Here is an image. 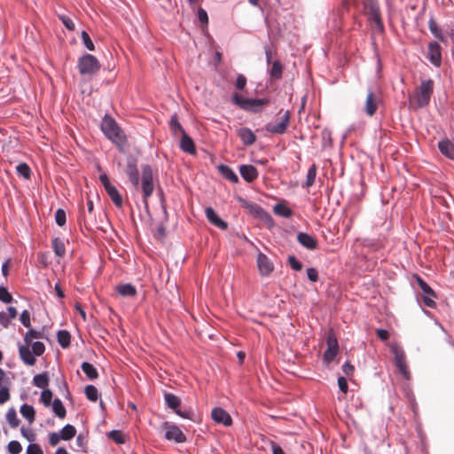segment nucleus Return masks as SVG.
<instances>
[{
    "instance_id": "f257e3e1",
    "label": "nucleus",
    "mask_w": 454,
    "mask_h": 454,
    "mask_svg": "<svg viewBox=\"0 0 454 454\" xmlns=\"http://www.w3.org/2000/svg\"><path fill=\"white\" fill-rule=\"evenodd\" d=\"M247 80L244 74H239L234 82V87L237 90L232 93L231 100L238 108L252 114L262 113L266 106L270 104V99L263 98H247L241 93L247 87Z\"/></svg>"
},
{
    "instance_id": "f03ea898",
    "label": "nucleus",
    "mask_w": 454,
    "mask_h": 454,
    "mask_svg": "<svg viewBox=\"0 0 454 454\" xmlns=\"http://www.w3.org/2000/svg\"><path fill=\"white\" fill-rule=\"evenodd\" d=\"M434 92V81L424 80L420 82L415 93L410 97V102L413 108L419 109L427 106Z\"/></svg>"
},
{
    "instance_id": "7ed1b4c3",
    "label": "nucleus",
    "mask_w": 454,
    "mask_h": 454,
    "mask_svg": "<svg viewBox=\"0 0 454 454\" xmlns=\"http://www.w3.org/2000/svg\"><path fill=\"white\" fill-rule=\"evenodd\" d=\"M101 129L106 137L119 147H123L126 137L117 122L110 116L106 115L101 122Z\"/></svg>"
},
{
    "instance_id": "20e7f679",
    "label": "nucleus",
    "mask_w": 454,
    "mask_h": 454,
    "mask_svg": "<svg viewBox=\"0 0 454 454\" xmlns=\"http://www.w3.org/2000/svg\"><path fill=\"white\" fill-rule=\"evenodd\" d=\"M364 11L368 15V20L373 24V28L377 31L383 30V23L380 17V7L376 0H363Z\"/></svg>"
},
{
    "instance_id": "39448f33",
    "label": "nucleus",
    "mask_w": 454,
    "mask_h": 454,
    "mask_svg": "<svg viewBox=\"0 0 454 454\" xmlns=\"http://www.w3.org/2000/svg\"><path fill=\"white\" fill-rule=\"evenodd\" d=\"M390 350L394 355L395 364L397 367L398 372L405 380H409L411 379V372L406 363V356L403 349L397 344H391Z\"/></svg>"
},
{
    "instance_id": "423d86ee",
    "label": "nucleus",
    "mask_w": 454,
    "mask_h": 454,
    "mask_svg": "<svg viewBox=\"0 0 454 454\" xmlns=\"http://www.w3.org/2000/svg\"><path fill=\"white\" fill-rule=\"evenodd\" d=\"M78 67L81 74H91L99 70L100 64L93 55L86 54L80 59Z\"/></svg>"
},
{
    "instance_id": "0eeeda50",
    "label": "nucleus",
    "mask_w": 454,
    "mask_h": 454,
    "mask_svg": "<svg viewBox=\"0 0 454 454\" xmlns=\"http://www.w3.org/2000/svg\"><path fill=\"white\" fill-rule=\"evenodd\" d=\"M142 190L145 200L150 197L154 190L153 169L149 165L142 168Z\"/></svg>"
},
{
    "instance_id": "6e6552de",
    "label": "nucleus",
    "mask_w": 454,
    "mask_h": 454,
    "mask_svg": "<svg viewBox=\"0 0 454 454\" xmlns=\"http://www.w3.org/2000/svg\"><path fill=\"white\" fill-rule=\"evenodd\" d=\"M162 427L165 430V438L168 441H174L177 443L184 442L186 437L181 429L169 422H164Z\"/></svg>"
},
{
    "instance_id": "1a4fd4ad",
    "label": "nucleus",
    "mask_w": 454,
    "mask_h": 454,
    "mask_svg": "<svg viewBox=\"0 0 454 454\" xmlns=\"http://www.w3.org/2000/svg\"><path fill=\"white\" fill-rule=\"evenodd\" d=\"M290 121V112L286 111L276 123H268L265 129L271 134L282 135L286 133Z\"/></svg>"
},
{
    "instance_id": "9d476101",
    "label": "nucleus",
    "mask_w": 454,
    "mask_h": 454,
    "mask_svg": "<svg viewBox=\"0 0 454 454\" xmlns=\"http://www.w3.org/2000/svg\"><path fill=\"white\" fill-rule=\"evenodd\" d=\"M327 348L324 353V360L329 364L334 360L339 351L338 340L333 333H330L326 338Z\"/></svg>"
},
{
    "instance_id": "9b49d317",
    "label": "nucleus",
    "mask_w": 454,
    "mask_h": 454,
    "mask_svg": "<svg viewBox=\"0 0 454 454\" xmlns=\"http://www.w3.org/2000/svg\"><path fill=\"white\" fill-rule=\"evenodd\" d=\"M164 400L167 406L173 410L176 414L184 419H190V411H183L179 409L181 405V400L179 397L171 393H166L164 395Z\"/></svg>"
},
{
    "instance_id": "f8f14e48",
    "label": "nucleus",
    "mask_w": 454,
    "mask_h": 454,
    "mask_svg": "<svg viewBox=\"0 0 454 454\" xmlns=\"http://www.w3.org/2000/svg\"><path fill=\"white\" fill-rule=\"evenodd\" d=\"M257 266L260 274L262 276L270 275L274 270L272 262L262 253L258 254Z\"/></svg>"
},
{
    "instance_id": "ddd939ff",
    "label": "nucleus",
    "mask_w": 454,
    "mask_h": 454,
    "mask_svg": "<svg viewBox=\"0 0 454 454\" xmlns=\"http://www.w3.org/2000/svg\"><path fill=\"white\" fill-rule=\"evenodd\" d=\"M441 46L436 42H431L428 44V57L430 62L435 66L439 67L442 63V52Z\"/></svg>"
},
{
    "instance_id": "4468645a",
    "label": "nucleus",
    "mask_w": 454,
    "mask_h": 454,
    "mask_svg": "<svg viewBox=\"0 0 454 454\" xmlns=\"http://www.w3.org/2000/svg\"><path fill=\"white\" fill-rule=\"evenodd\" d=\"M378 106H379L378 97L372 91L370 90L367 94L366 100H365V106H364L365 114L368 116H372L376 113V111L378 109Z\"/></svg>"
},
{
    "instance_id": "2eb2a0df",
    "label": "nucleus",
    "mask_w": 454,
    "mask_h": 454,
    "mask_svg": "<svg viewBox=\"0 0 454 454\" xmlns=\"http://www.w3.org/2000/svg\"><path fill=\"white\" fill-rule=\"evenodd\" d=\"M19 354L20 359L27 365H34L35 364V355L30 350V345L25 343L19 346Z\"/></svg>"
},
{
    "instance_id": "dca6fc26",
    "label": "nucleus",
    "mask_w": 454,
    "mask_h": 454,
    "mask_svg": "<svg viewBox=\"0 0 454 454\" xmlns=\"http://www.w3.org/2000/svg\"><path fill=\"white\" fill-rule=\"evenodd\" d=\"M297 241L305 248L309 250H315L317 247V239L306 233V232H299L297 234Z\"/></svg>"
},
{
    "instance_id": "f3484780",
    "label": "nucleus",
    "mask_w": 454,
    "mask_h": 454,
    "mask_svg": "<svg viewBox=\"0 0 454 454\" xmlns=\"http://www.w3.org/2000/svg\"><path fill=\"white\" fill-rule=\"evenodd\" d=\"M438 149L442 155L454 160V143L451 140L445 138L439 141Z\"/></svg>"
},
{
    "instance_id": "a211bd4d",
    "label": "nucleus",
    "mask_w": 454,
    "mask_h": 454,
    "mask_svg": "<svg viewBox=\"0 0 454 454\" xmlns=\"http://www.w3.org/2000/svg\"><path fill=\"white\" fill-rule=\"evenodd\" d=\"M239 173L244 180L248 183L253 182L258 177V171L253 165H241Z\"/></svg>"
},
{
    "instance_id": "6ab92c4d",
    "label": "nucleus",
    "mask_w": 454,
    "mask_h": 454,
    "mask_svg": "<svg viewBox=\"0 0 454 454\" xmlns=\"http://www.w3.org/2000/svg\"><path fill=\"white\" fill-rule=\"evenodd\" d=\"M284 67L279 60L273 61L268 69V74L271 81H278L282 78Z\"/></svg>"
},
{
    "instance_id": "aec40b11",
    "label": "nucleus",
    "mask_w": 454,
    "mask_h": 454,
    "mask_svg": "<svg viewBox=\"0 0 454 454\" xmlns=\"http://www.w3.org/2000/svg\"><path fill=\"white\" fill-rule=\"evenodd\" d=\"M205 213L207 219L216 227L223 230H224L227 227L226 223L217 215V214L212 207H207Z\"/></svg>"
},
{
    "instance_id": "412c9836",
    "label": "nucleus",
    "mask_w": 454,
    "mask_h": 454,
    "mask_svg": "<svg viewBox=\"0 0 454 454\" xmlns=\"http://www.w3.org/2000/svg\"><path fill=\"white\" fill-rule=\"evenodd\" d=\"M236 199L239 202L240 206L242 207L246 208L249 213L255 215H261L263 213V210L260 206H258L254 203L249 202L239 196L236 197Z\"/></svg>"
},
{
    "instance_id": "4be33fe9",
    "label": "nucleus",
    "mask_w": 454,
    "mask_h": 454,
    "mask_svg": "<svg viewBox=\"0 0 454 454\" xmlns=\"http://www.w3.org/2000/svg\"><path fill=\"white\" fill-rule=\"evenodd\" d=\"M180 147L185 153L191 154L195 153L193 141L185 132H183L182 134Z\"/></svg>"
},
{
    "instance_id": "5701e85b",
    "label": "nucleus",
    "mask_w": 454,
    "mask_h": 454,
    "mask_svg": "<svg viewBox=\"0 0 454 454\" xmlns=\"http://www.w3.org/2000/svg\"><path fill=\"white\" fill-rule=\"evenodd\" d=\"M238 134L242 142L246 145H252L255 141L254 134L247 128L239 129Z\"/></svg>"
},
{
    "instance_id": "b1692460",
    "label": "nucleus",
    "mask_w": 454,
    "mask_h": 454,
    "mask_svg": "<svg viewBox=\"0 0 454 454\" xmlns=\"http://www.w3.org/2000/svg\"><path fill=\"white\" fill-rule=\"evenodd\" d=\"M127 175L131 184L137 187L139 184V172L135 164L129 163L127 166Z\"/></svg>"
},
{
    "instance_id": "393cba45",
    "label": "nucleus",
    "mask_w": 454,
    "mask_h": 454,
    "mask_svg": "<svg viewBox=\"0 0 454 454\" xmlns=\"http://www.w3.org/2000/svg\"><path fill=\"white\" fill-rule=\"evenodd\" d=\"M211 417L215 422L227 426V413L222 408L216 407L213 409Z\"/></svg>"
},
{
    "instance_id": "a878e982",
    "label": "nucleus",
    "mask_w": 454,
    "mask_h": 454,
    "mask_svg": "<svg viewBox=\"0 0 454 454\" xmlns=\"http://www.w3.org/2000/svg\"><path fill=\"white\" fill-rule=\"evenodd\" d=\"M116 291L121 296L133 297L137 294L135 286L131 284H122L116 286Z\"/></svg>"
},
{
    "instance_id": "bb28decb",
    "label": "nucleus",
    "mask_w": 454,
    "mask_h": 454,
    "mask_svg": "<svg viewBox=\"0 0 454 454\" xmlns=\"http://www.w3.org/2000/svg\"><path fill=\"white\" fill-rule=\"evenodd\" d=\"M107 194L114 203V205L118 207H121L122 206V198L120 195L119 192L114 185H108L106 189Z\"/></svg>"
},
{
    "instance_id": "cd10ccee",
    "label": "nucleus",
    "mask_w": 454,
    "mask_h": 454,
    "mask_svg": "<svg viewBox=\"0 0 454 454\" xmlns=\"http://www.w3.org/2000/svg\"><path fill=\"white\" fill-rule=\"evenodd\" d=\"M33 384L43 389H47L46 387L49 385V377L46 372L39 373L34 376L33 378Z\"/></svg>"
},
{
    "instance_id": "c85d7f7f",
    "label": "nucleus",
    "mask_w": 454,
    "mask_h": 454,
    "mask_svg": "<svg viewBox=\"0 0 454 454\" xmlns=\"http://www.w3.org/2000/svg\"><path fill=\"white\" fill-rule=\"evenodd\" d=\"M52 248L55 254L59 257H62L66 254L65 243L62 239L55 238L52 239Z\"/></svg>"
},
{
    "instance_id": "c756f323",
    "label": "nucleus",
    "mask_w": 454,
    "mask_h": 454,
    "mask_svg": "<svg viewBox=\"0 0 454 454\" xmlns=\"http://www.w3.org/2000/svg\"><path fill=\"white\" fill-rule=\"evenodd\" d=\"M52 411L59 419H64L66 417V408L64 407L62 402L57 398L53 400L51 403Z\"/></svg>"
},
{
    "instance_id": "7c9ffc66",
    "label": "nucleus",
    "mask_w": 454,
    "mask_h": 454,
    "mask_svg": "<svg viewBox=\"0 0 454 454\" xmlns=\"http://www.w3.org/2000/svg\"><path fill=\"white\" fill-rule=\"evenodd\" d=\"M82 370L90 380H95L98 376L97 369L88 362H83L82 364Z\"/></svg>"
},
{
    "instance_id": "2f4dec72",
    "label": "nucleus",
    "mask_w": 454,
    "mask_h": 454,
    "mask_svg": "<svg viewBox=\"0 0 454 454\" xmlns=\"http://www.w3.org/2000/svg\"><path fill=\"white\" fill-rule=\"evenodd\" d=\"M273 211L276 215L288 218L292 215V210L283 203H278L274 206Z\"/></svg>"
},
{
    "instance_id": "473e14b6",
    "label": "nucleus",
    "mask_w": 454,
    "mask_h": 454,
    "mask_svg": "<svg viewBox=\"0 0 454 454\" xmlns=\"http://www.w3.org/2000/svg\"><path fill=\"white\" fill-rule=\"evenodd\" d=\"M21 415L31 424L35 420V409L28 404H23L20 407Z\"/></svg>"
},
{
    "instance_id": "72a5a7b5",
    "label": "nucleus",
    "mask_w": 454,
    "mask_h": 454,
    "mask_svg": "<svg viewBox=\"0 0 454 454\" xmlns=\"http://www.w3.org/2000/svg\"><path fill=\"white\" fill-rule=\"evenodd\" d=\"M428 27L430 32L434 35L435 38L438 40L444 42V36L442 33V30L440 29L439 26L435 22L434 19H430L428 21Z\"/></svg>"
},
{
    "instance_id": "f704fd0d",
    "label": "nucleus",
    "mask_w": 454,
    "mask_h": 454,
    "mask_svg": "<svg viewBox=\"0 0 454 454\" xmlns=\"http://www.w3.org/2000/svg\"><path fill=\"white\" fill-rule=\"evenodd\" d=\"M317 176V166L315 164H312L309 168L308 169L307 176L305 184H303V187L309 188L311 187L316 180Z\"/></svg>"
},
{
    "instance_id": "c9c22d12",
    "label": "nucleus",
    "mask_w": 454,
    "mask_h": 454,
    "mask_svg": "<svg viewBox=\"0 0 454 454\" xmlns=\"http://www.w3.org/2000/svg\"><path fill=\"white\" fill-rule=\"evenodd\" d=\"M59 434L62 440L68 441L75 435L76 429L74 426L68 424L62 428Z\"/></svg>"
},
{
    "instance_id": "e433bc0d",
    "label": "nucleus",
    "mask_w": 454,
    "mask_h": 454,
    "mask_svg": "<svg viewBox=\"0 0 454 454\" xmlns=\"http://www.w3.org/2000/svg\"><path fill=\"white\" fill-rule=\"evenodd\" d=\"M70 340L71 336L67 331H59L58 341L62 348H67L70 345Z\"/></svg>"
},
{
    "instance_id": "4c0bfd02",
    "label": "nucleus",
    "mask_w": 454,
    "mask_h": 454,
    "mask_svg": "<svg viewBox=\"0 0 454 454\" xmlns=\"http://www.w3.org/2000/svg\"><path fill=\"white\" fill-rule=\"evenodd\" d=\"M6 419L12 427H17L20 424V419L17 417L16 411L12 408L6 413Z\"/></svg>"
},
{
    "instance_id": "58836bf2",
    "label": "nucleus",
    "mask_w": 454,
    "mask_h": 454,
    "mask_svg": "<svg viewBox=\"0 0 454 454\" xmlns=\"http://www.w3.org/2000/svg\"><path fill=\"white\" fill-rule=\"evenodd\" d=\"M85 395L86 397L92 402H96L99 397L98 390L92 385H89L85 387Z\"/></svg>"
},
{
    "instance_id": "ea45409f",
    "label": "nucleus",
    "mask_w": 454,
    "mask_h": 454,
    "mask_svg": "<svg viewBox=\"0 0 454 454\" xmlns=\"http://www.w3.org/2000/svg\"><path fill=\"white\" fill-rule=\"evenodd\" d=\"M30 348H32V352L35 356H40L45 350V346L42 341L32 342L30 344Z\"/></svg>"
},
{
    "instance_id": "a19ab883",
    "label": "nucleus",
    "mask_w": 454,
    "mask_h": 454,
    "mask_svg": "<svg viewBox=\"0 0 454 454\" xmlns=\"http://www.w3.org/2000/svg\"><path fill=\"white\" fill-rule=\"evenodd\" d=\"M16 171L19 176L24 177L25 179H28L30 177V168L26 163H20L16 167Z\"/></svg>"
},
{
    "instance_id": "79ce46f5",
    "label": "nucleus",
    "mask_w": 454,
    "mask_h": 454,
    "mask_svg": "<svg viewBox=\"0 0 454 454\" xmlns=\"http://www.w3.org/2000/svg\"><path fill=\"white\" fill-rule=\"evenodd\" d=\"M169 126H170V129L172 130V132L175 135H176L178 132H180L181 135L183 134V132H185L184 130L183 127L181 126V124L179 123L176 116H173L171 118Z\"/></svg>"
},
{
    "instance_id": "37998d69",
    "label": "nucleus",
    "mask_w": 454,
    "mask_h": 454,
    "mask_svg": "<svg viewBox=\"0 0 454 454\" xmlns=\"http://www.w3.org/2000/svg\"><path fill=\"white\" fill-rule=\"evenodd\" d=\"M40 400L45 406H50L52 403V392L48 388L43 389L41 393Z\"/></svg>"
},
{
    "instance_id": "c03bdc74",
    "label": "nucleus",
    "mask_w": 454,
    "mask_h": 454,
    "mask_svg": "<svg viewBox=\"0 0 454 454\" xmlns=\"http://www.w3.org/2000/svg\"><path fill=\"white\" fill-rule=\"evenodd\" d=\"M41 334L39 332L30 329L24 336V342L30 345L33 342V339L40 338Z\"/></svg>"
},
{
    "instance_id": "a18cd8bd",
    "label": "nucleus",
    "mask_w": 454,
    "mask_h": 454,
    "mask_svg": "<svg viewBox=\"0 0 454 454\" xmlns=\"http://www.w3.org/2000/svg\"><path fill=\"white\" fill-rule=\"evenodd\" d=\"M109 437L114 440L116 443H124L125 435L118 430H113L109 433Z\"/></svg>"
},
{
    "instance_id": "49530a36",
    "label": "nucleus",
    "mask_w": 454,
    "mask_h": 454,
    "mask_svg": "<svg viewBox=\"0 0 454 454\" xmlns=\"http://www.w3.org/2000/svg\"><path fill=\"white\" fill-rule=\"evenodd\" d=\"M7 449L11 454H20L22 450V447L18 441H11L8 443Z\"/></svg>"
},
{
    "instance_id": "de8ad7c7",
    "label": "nucleus",
    "mask_w": 454,
    "mask_h": 454,
    "mask_svg": "<svg viewBox=\"0 0 454 454\" xmlns=\"http://www.w3.org/2000/svg\"><path fill=\"white\" fill-rule=\"evenodd\" d=\"M55 221H56L57 224L59 226H63L66 223L67 216H66V212L63 209L59 208L56 211Z\"/></svg>"
},
{
    "instance_id": "09e8293b",
    "label": "nucleus",
    "mask_w": 454,
    "mask_h": 454,
    "mask_svg": "<svg viewBox=\"0 0 454 454\" xmlns=\"http://www.w3.org/2000/svg\"><path fill=\"white\" fill-rule=\"evenodd\" d=\"M0 301L4 303H10L12 301V296L4 286H0Z\"/></svg>"
},
{
    "instance_id": "8fccbe9b",
    "label": "nucleus",
    "mask_w": 454,
    "mask_h": 454,
    "mask_svg": "<svg viewBox=\"0 0 454 454\" xmlns=\"http://www.w3.org/2000/svg\"><path fill=\"white\" fill-rule=\"evenodd\" d=\"M20 320L25 327L29 328L31 326L30 313L27 310L21 312Z\"/></svg>"
},
{
    "instance_id": "3c124183",
    "label": "nucleus",
    "mask_w": 454,
    "mask_h": 454,
    "mask_svg": "<svg viewBox=\"0 0 454 454\" xmlns=\"http://www.w3.org/2000/svg\"><path fill=\"white\" fill-rule=\"evenodd\" d=\"M288 262L290 267L296 271H299L302 269V264L300 261H298L294 255L288 257Z\"/></svg>"
},
{
    "instance_id": "603ef678",
    "label": "nucleus",
    "mask_w": 454,
    "mask_h": 454,
    "mask_svg": "<svg viewBox=\"0 0 454 454\" xmlns=\"http://www.w3.org/2000/svg\"><path fill=\"white\" fill-rule=\"evenodd\" d=\"M82 42L85 45V47L90 50V51H93L94 50V44L90 37V35H88V33L86 31H82Z\"/></svg>"
},
{
    "instance_id": "864d4df0",
    "label": "nucleus",
    "mask_w": 454,
    "mask_h": 454,
    "mask_svg": "<svg viewBox=\"0 0 454 454\" xmlns=\"http://www.w3.org/2000/svg\"><path fill=\"white\" fill-rule=\"evenodd\" d=\"M59 19L68 30L72 31L74 29L75 26L72 19L65 15L59 16Z\"/></svg>"
},
{
    "instance_id": "5fc2aeb1",
    "label": "nucleus",
    "mask_w": 454,
    "mask_h": 454,
    "mask_svg": "<svg viewBox=\"0 0 454 454\" xmlns=\"http://www.w3.org/2000/svg\"><path fill=\"white\" fill-rule=\"evenodd\" d=\"M10 399V394L7 386L0 387V404L4 403Z\"/></svg>"
},
{
    "instance_id": "6e6d98bb",
    "label": "nucleus",
    "mask_w": 454,
    "mask_h": 454,
    "mask_svg": "<svg viewBox=\"0 0 454 454\" xmlns=\"http://www.w3.org/2000/svg\"><path fill=\"white\" fill-rule=\"evenodd\" d=\"M307 277L311 282H317L318 280V271L315 268L307 269Z\"/></svg>"
},
{
    "instance_id": "4d7b16f0",
    "label": "nucleus",
    "mask_w": 454,
    "mask_h": 454,
    "mask_svg": "<svg viewBox=\"0 0 454 454\" xmlns=\"http://www.w3.org/2000/svg\"><path fill=\"white\" fill-rule=\"evenodd\" d=\"M26 454H43V452L39 445L31 443L27 446Z\"/></svg>"
},
{
    "instance_id": "13d9d810",
    "label": "nucleus",
    "mask_w": 454,
    "mask_h": 454,
    "mask_svg": "<svg viewBox=\"0 0 454 454\" xmlns=\"http://www.w3.org/2000/svg\"><path fill=\"white\" fill-rule=\"evenodd\" d=\"M419 284L422 291L425 294H429L431 296H435L433 289L423 280L419 279Z\"/></svg>"
},
{
    "instance_id": "bf43d9fd",
    "label": "nucleus",
    "mask_w": 454,
    "mask_h": 454,
    "mask_svg": "<svg viewBox=\"0 0 454 454\" xmlns=\"http://www.w3.org/2000/svg\"><path fill=\"white\" fill-rule=\"evenodd\" d=\"M198 19H199V20L200 21V23L202 25H207V24L208 17H207V12L204 9H202V8L199 9V11H198Z\"/></svg>"
},
{
    "instance_id": "052dcab7",
    "label": "nucleus",
    "mask_w": 454,
    "mask_h": 454,
    "mask_svg": "<svg viewBox=\"0 0 454 454\" xmlns=\"http://www.w3.org/2000/svg\"><path fill=\"white\" fill-rule=\"evenodd\" d=\"M61 437L59 433H51L49 435V442L51 446H56L60 442Z\"/></svg>"
},
{
    "instance_id": "680f3d73",
    "label": "nucleus",
    "mask_w": 454,
    "mask_h": 454,
    "mask_svg": "<svg viewBox=\"0 0 454 454\" xmlns=\"http://www.w3.org/2000/svg\"><path fill=\"white\" fill-rule=\"evenodd\" d=\"M338 386L342 393L346 394L348 392V382L344 377L341 376L338 378Z\"/></svg>"
},
{
    "instance_id": "e2e57ef3",
    "label": "nucleus",
    "mask_w": 454,
    "mask_h": 454,
    "mask_svg": "<svg viewBox=\"0 0 454 454\" xmlns=\"http://www.w3.org/2000/svg\"><path fill=\"white\" fill-rule=\"evenodd\" d=\"M434 296H431L429 294H425L423 296V302L426 306L429 307V308H434L435 306V302L433 300Z\"/></svg>"
},
{
    "instance_id": "0e129e2a",
    "label": "nucleus",
    "mask_w": 454,
    "mask_h": 454,
    "mask_svg": "<svg viewBox=\"0 0 454 454\" xmlns=\"http://www.w3.org/2000/svg\"><path fill=\"white\" fill-rule=\"evenodd\" d=\"M21 434L29 442L35 441V434H33V432L30 429H26V428L22 427Z\"/></svg>"
},
{
    "instance_id": "69168bd1",
    "label": "nucleus",
    "mask_w": 454,
    "mask_h": 454,
    "mask_svg": "<svg viewBox=\"0 0 454 454\" xmlns=\"http://www.w3.org/2000/svg\"><path fill=\"white\" fill-rule=\"evenodd\" d=\"M376 333H377V336L381 340H387L389 338V333L387 330L378 329Z\"/></svg>"
},
{
    "instance_id": "338daca9",
    "label": "nucleus",
    "mask_w": 454,
    "mask_h": 454,
    "mask_svg": "<svg viewBox=\"0 0 454 454\" xmlns=\"http://www.w3.org/2000/svg\"><path fill=\"white\" fill-rule=\"evenodd\" d=\"M355 368L352 364H350L349 363H345L343 365H342V371L343 372L346 374V375H350L353 373Z\"/></svg>"
},
{
    "instance_id": "774afa93",
    "label": "nucleus",
    "mask_w": 454,
    "mask_h": 454,
    "mask_svg": "<svg viewBox=\"0 0 454 454\" xmlns=\"http://www.w3.org/2000/svg\"><path fill=\"white\" fill-rule=\"evenodd\" d=\"M272 454H286L283 449L275 442H271Z\"/></svg>"
}]
</instances>
